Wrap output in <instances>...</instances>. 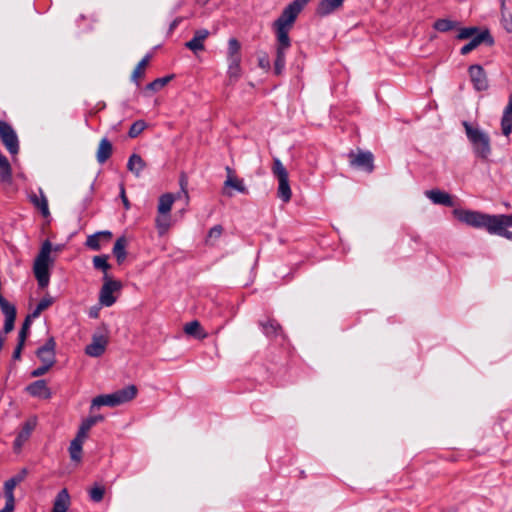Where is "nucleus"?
Here are the masks:
<instances>
[{"label":"nucleus","instance_id":"1","mask_svg":"<svg viewBox=\"0 0 512 512\" xmlns=\"http://www.w3.org/2000/svg\"><path fill=\"white\" fill-rule=\"evenodd\" d=\"M51 251L52 243L45 240L34 260L33 272L40 288L47 287L50 281L49 267L53 263V259L50 257Z\"/></svg>","mask_w":512,"mask_h":512},{"label":"nucleus","instance_id":"2","mask_svg":"<svg viewBox=\"0 0 512 512\" xmlns=\"http://www.w3.org/2000/svg\"><path fill=\"white\" fill-rule=\"evenodd\" d=\"M452 213L459 222L467 226L492 232L493 215L462 208H455Z\"/></svg>","mask_w":512,"mask_h":512},{"label":"nucleus","instance_id":"3","mask_svg":"<svg viewBox=\"0 0 512 512\" xmlns=\"http://www.w3.org/2000/svg\"><path fill=\"white\" fill-rule=\"evenodd\" d=\"M463 127L468 140L472 144L475 155L486 160L491 154V143L488 134L473 127L468 121H463Z\"/></svg>","mask_w":512,"mask_h":512},{"label":"nucleus","instance_id":"4","mask_svg":"<svg viewBox=\"0 0 512 512\" xmlns=\"http://www.w3.org/2000/svg\"><path fill=\"white\" fill-rule=\"evenodd\" d=\"M137 392L138 390L135 385H128L120 390L115 391L114 393L96 396L92 400L90 409L92 410L94 407L101 406H118L134 399L137 395Z\"/></svg>","mask_w":512,"mask_h":512},{"label":"nucleus","instance_id":"5","mask_svg":"<svg viewBox=\"0 0 512 512\" xmlns=\"http://www.w3.org/2000/svg\"><path fill=\"white\" fill-rule=\"evenodd\" d=\"M276 33V57L274 61V74L276 76L282 75L285 68L286 52L291 47V40L289 37L290 27L281 25H273Z\"/></svg>","mask_w":512,"mask_h":512},{"label":"nucleus","instance_id":"6","mask_svg":"<svg viewBox=\"0 0 512 512\" xmlns=\"http://www.w3.org/2000/svg\"><path fill=\"white\" fill-rule=\"evenodd\" d=\"M241 61V43L236 38H230L227 48V74L231 81H237L241 77Z\"/></svg>","mask_w":512,"mask_h":512},{"label":"nucleus","instance_id":"7","mask_svg":"<svg viewBox=\"0 0 512 512\" xmlns=\"http://www.w3.org/2000/svg\"><path fill=\"white\" fill-rule=\"evenodd\" d=\"M311 0H294L289 3L282 11L280 16L274 21L273 25H281L292 28L298 15Z\"/></svg>","mask_w":512,"mask_h":512},{"label":"nucleus","instance_id":"8","mask_svg":"<svg viewBox=\"0 0 512 512\" xmlns=\"http://www.w3.org/2000/svg\"><path fill=\"white\" fill-rule=\"evenodd\" d=\"M349 164L351 167L362 170L366 173H372L374 171V156L370 151H364L357 149L356 151L351 150L347 154Z\"/></svg>","mask_w":512,"mask_h":512},{"label":"nucleus","instance_id":"9","mask_svg":"<svg viewBox=\"0 0 512 512\" xmlns=\"http://www.w3.org/2000/svg\"><path fill=\"white\" fill-rule=\"evenodd\" d=\"M109 342L106 325H102L93 335L92 342L85 347V353L91 357H100L104 354Z\"/></svg>","mask_w":512,"mask_h":512},{"label":"nucleus","instance_id":"10","mask_svg":"<svg viewBox=\"0 0 512 512\" xmlns=\"http://www.w3.org/2000/svg\"><path fill=\"white\" fill-rule=\"evenodd\" d=\"M0 140L11 155L19 152V140L12 126L0 120Z\"/></svg>","mask_w":512,"mask_h":512},{"label":"nucleus","instance_id":"11","mask_svg":"<svg viewBox=\"0 0 512 512\" xmlns=\"http://www.w3.org/2000/svg\"><path fill=\"white\" fill-rule=\"evenodd\" d=\"M122 284L118 280L106 279L100 289L99 302L101 305L110 307L116 302V298L113 296L115 291L120 290Z\"/></svg>","mask_w":512,"mask_h":512},{"label":"nucleus","instance_id":"12","mask_svg":"<svg viewBox=\"0 0 512 512\" xmlns=\"http://www.w3.org/2000/svg\"><path fill=\"white\" fill-rule=\"evenodd\" d=\"M481 44H485L489 47L494 45V38L488 29L482 30L479 34L471 38L470 41L460 49V54L467 55Z\"/></svg>","mask_w":512,"mask_h":512},{"label":"nucleus","instance_id":"13","mask_svg":"<svg viewBox=\"0 0 512 512\" xmlns=\"http://www.w3.org/2000/svg\"><path fill=\"white\" fill-rule=\"evenodd\" d=\"M469 76L475 90L486 91L489 87L488 78L485 70L479 64L470 65L468 68Z\"/></svg>","mask_w":512,"mask_h":512},{"label":"nucleus","instance_id":"14","mask_svg":"<svg viewBox=\"0 0 512 512\" xmlns=\"http://www.w3.org/2000/svg\"><path fill=\"white\" fill-rule=\"evenodd\" d=\"M37 358L42 363L55 365L56 363V341L54 337H49L46 342L35 352Z\"/></svg>","mask_w":512,"mask_h":512},{"label":"nucleus","instance_id":"15","mask_svg":"<svg viewBox=\"0 0 512 512\" xmlns=\"http://www.w3.org/2000/svg\"><path fill=\"white\" fill-rule=\"evenodd\" d=\"M258 325L261 327L262 332L269 339H277L278 337L284 338V331L280 323L274 319L267 317L264 320H259Z\"/></svg>","mask_w":512,"mask_h":512},{"label":"nucleus","instance_id":"16","mask_svg":"<svg viewBox=\"0 0 512 512\" xmlns=\"http://www.w3.org/2000/svg\"><path fill=\"white\" fill-rule=\"evenodd\" d=\"M26 391L32 396L41 399H50L52 397V392L50 388L47 386L46 380H36L30 383L26 387Z\"/></svg>","mask_w":512,"mask_h":512},{"label":"nucleus","instance_id":"17","mask_svg":"<svg viewBox=\"0 0 512 512\" xmlns=\"http://www.w3.org/2000/svg\"><path fill=\"white\" fill-rule=\"evenodd\" d=\"M209 34L207 29L196 30L193 38L185 43V47L195 54L199 51H203L205 49L204 41L208 38Z\"/></svg>","mask_w":512,"mask_h":512},{"label":"nucleus","instance_id":"18","mask_svg":"<svg viewBox=\"0 0 512 512\" xmlns=\"http://www.w3.org/2000/svg\"><path fill=\"white\" fill-rule=\"evenodd\" d=\"M425 195L434 204L443 205V206H446V207H453L454 206L453 197L449 193H447L445 191H442V190H439V189H431V190L425 191Z\"/></svg>","mask_w":512,"mask_h":512},{"label":"nucleus","instance_id":"19","mask_svg":"<svg viewBox=\"0 0 512 512\" xmlns=\"http://www.w3.org/2000/svg\"><path fill=\"white\" fill-rule=\"evenodd\" d=\"M113 154V145L111 141L104 137L100 140L97 151L96 160L99 164H104Z\"/></svg>","mask_w":512,"mask_h":512},{"label":"nucleus","instance_id":"20","mask_svg":"<svg viewBox=\"0 0 512 512\" xmlns=\"http://www.w3.org/2000/svg\"><path fill=\"white\" fill-rule=\"evenodd\" d=\"M71 503L69 492L66 488L60 490L54 501L51 512H67Z\"/></svg>","mask_w":512,"mask_h":512},{"label":"nucleus","instance_id":"21","mask_svg":"<svg viewBox=\"0 0 512 512\" xmlns=\"http://www.w3.org/2000/svg\"><path fill=\"white\" fill-rule=\"evenodd\" d=\"M344 0H321L316 8V14L318 16H327L340 7H342Z\"/></svg>","mask_w":512,"mask_h":512},{"label":"nucleus","instance_id":"22","mask_svg":"<svg viewBox=\"0 0 512 512\" xmlns=\"http://www.w3.org/2000/svg\"><path fill=\"white\" fill-rule=\"evenodd\" d=\"M127 245H128V241H127V238L125 236L118 237L117 240L114 243V246H113V249H112V253L115 256L118 265H121L126 260V257H127V251H126Z\"/></svg>","mask_w":512,"mask_h":512},{"label":"nucleus","instance_id":"23","mask_svg":"<svg viewBox=\"0 0 512 512\" xmlns=\"http://www.w3.org/2000/svg\"><path fill=\"white\" fill-rule=\"evenodd\" d=\"M147 164L143 158L136 153H133L127 162V169L136 177H139L141 172L146 168Z\"/></svg>","mask_w":512,"mask_h":512},{"label":"nucleus","instance_id":"24","mask_svg":"<svg viewBox=\"0 0 512 512\" xmlns=\"http://www.w3.org/2000/svg\"><path fill=\"white\" fill-rule=\"evenodd\" d=\"M30 202L40 210L43 217H49L50 211L48 207V201L46 196L44 195L43 191L40 189V196L33 193L29 196Z\"/></svg>","mask_w":512,"mask_h":512},{"label":"nucleus","instance_id":"25","mask_svg":"<svg viewBox=\"0 0 512 512\" xmlns=\"http://www.w3.org/2000/svg\"><path fill=\"white\" fill-rule=\"evenodd\" d=\"M18 484L12 479H8L4 482V496L6 499L5 507L7 510L14 511L15 508V497H14V489Z\"/></svg>","mask_w":512,"mask_h":512},{"label":"nucleus","instance_id":"26","mask_svg":"<svg viewBox=\"0 0 512 512\" xmlns=\"http://www.w3.org/2000/svg\"><path fill=\"white\" fill-rule=\"evenodd\" d=\"M184 332L199 340L205 339L208 336V334L203 330L200 322L197 320L186 323L184 326Z\"/></svg>","mask_w":512,"mask_h":512},{"label":"nucleus","instance_id":"27","mask_svg":"<svg viewBox=\"0 0 512 512\" xmlns=\"http://www.w3.org/2000/svg\"><path fill=\"white\" fill-rule=\"evenodd\" d=\"M151 58V54H146L132 72L131 80L135 82L138 87L140 86L139 79L144 77L145 69L148 66Z\"/></svg>","mask_w":512,"mask_h":512},{"label":"nucleus","instance_id":"28","mask_svg":"<svg viewBox=\"0 0 512 512\" xmlns=\"http://www.w3.org/2000/svg\"><path fill=\"white\" fill-rule=\"evenodd\" d=\"M226 171L228 174V177L226 181L224 182V187H231L235 190H237L240 193H247V188L243 184V180L238 179L237 177L233 176V169L229 166L226 167Z\"/></svg>","mask_w":512,"mask_h":512},{"label":"nucleus","instance_id":"29","mask_svg":"<svg viewBox=\"0 0 512 512\" xmlns=\"http://www.w3.org/2000/svg\"><path fill=\"white\" fill-rule=\"evenodd\" d=\"M0 180L3 183H11L12 169L11 165L5 155L0 153Z\"/></svg>","mask_w":512,"mask_h":512},{"label":"nucleus","instance_id":"30","mask_svg":"<svg viewBox=\"0 0 512 512\" xmlns=\"http://www.w3.org/2000/svg\"><path fill=\"white\" fill-rule=\"evenodd\" d=\"M175 201V196L172 193H165L159 197L158 214H169L172 205Z\"/></svg>","mask_w":512,"mask_h":512},{"label":"nucleus","instance_id":"31","mask_svg":"<svg viewBox=\"0 0 512 512\" xmlns=\"http://www.w3.org/2000/svg\"><path fill=\"white\" fill-rule=\"evenodd\" d=\"M493 217H494V220H493L492 232H499V231H502L503 228L512 226V214L493 215Z\"/></svg>","mask_w":512,"mask_h":512},{"label":"nucleus","instance_id":"32","mask_svg":"<svg viewBox=\"0 0 512 512\" xmlns=\"http://www.w3.org/2000/svg\"><path fill=\"white\" fill-rule=\"evenodd\" d=\"M109 256L106 254L97 255L93 257V266L97 270H101L104 273V280L108 279V270L111 269V265L108 263Z\"/></svg>","mask_w":512,"mask_h":512},{"label":"nucleus","instance_id":"33","mask_svg":"<svg viewBox=\"0 0 512 512\" xmlns=\"http://www.w3.org/2000/svg\"><path fill=\"white\" fill-rule=\"evenodd\" d=\"M278 190L277 195L278 197L285 203L289 202L292 196L290 184H289V178L288 179H281L278 180Z\"/></svg>","mask_w":512,"mask_h":512},{"label":"nucleus","instance_id":"34","mask_svg":"<svg viewBox=\"0 0 512 512\" xmlns=\"http://www.w3.org/2000/svg\"><path fill=\"white\" fill-rule=\"evenodd\" d=\"M173 78H174L173 74L167 75L165 77L157 78V79L153 80L152 82L148 83L145 86V90L157 92V91L161 90L162 88H164Z\"/></svg>","mask_w":512,"mask_h":512},{"label":"nucleus","instance_id":"35","mask_svg":"<svg viewBox=\"0 0 512 512\" xmlns=\"http://www.w3.org/2000/svg\"><path fill=\"white\" fill-rule=\"evenodd\" d=\"M458 22L449 19H438L434 22L433 28L439 32H448L455 29Z\"/></svg>","mask_w":512,"mask_h":512},{"label":"nucleus","instance_id":"36","mask_svg":"<svg viewBox=\"0 0 512 512\" xmlns=\"http://www.w3.org/2000/svg\"><path fill=\"white\" fill-rule=\"evenodd\" d=\"M90 500L99 503L103 500L105 495V487L101 484L95 483L88 491Z\"/></svg>","mask_w":512,"mask_h":512},{"label":"nucleus","instance_id":"37","mask_svg":"<svg viewBox=\"0 0 512 512\" xmlns=\"http://www.w3.org/2000/svg\"><path fill=\"white\" fill-rule=\"evenodd\" d=\"M272 172L278 180L289 178L287 169L278 158H274L273 160Z\"/></svg>","mask_w":512,"mask_h":512},{"label":"nucleus","instance_id":"38","mask_svg":"<svg viewBox=\"0 0 512 512\" xmlns=\"http://www.w3.org/2000/svg\"><path fill=\"white\" fill-rule=\"evenodd\" d=\"M156 227L160 235L167 232L170 226V214H158L155 219Z\"/></svg>","mask_w":512,"mask_h":512},{"label":"nucleus","instance_id":"39","mask_svg":"<svg viewBox=\"0 0 512 512\" xmlns=\"http://www.w3.org/2000/svg\"><path fill=\"white\" fill-rule=\"evenodd\" d=\"M82 442L72 440L69 446L70 457L73 461L80 462L82 458Z\"/></svg>","mask_w":512,"mask_h":512},{"label":"nucleus","instance_id":"40","mask_svg":"<svg viewBox=\"0 0 512 512\" xmlns=\"http://www.w3.org/2000/svg\"><path fill=\"white\" fill-rule=\"evenodd\" d=\"M482 30H480L479 27L472 26V27H464L459 29V32L456 36L458 40H466L471 39L475 35L479 34Z\"/></svg>","mask_w":512,"mask_h":512},{"label":"nucleus","instance_id":"41","mask_svg":"<svg viewBox=\"0 0 512 512\" xmlns=\"http://www.w3.org/2000/svg\"><path fill=\"white\" fill-rule=\"evenodd\" d=\"M52 304H53V299L52 298L44 297L43 299H41L39 301V303L37 304L36 308L29 315L35 319V318L39 317L40 314L44 310H46L48 307H50Z\"/></svg>","mask_w":512,"mask_h":512},{"label":"nucleus","instance_id":"42","mask_svg":"<svg viewBox=\"0 0 512 512\" xmlns=\"http://www.w3.org/2000/svg\"><path fill=\"white\" fill-rule=\"evenodd\" d=\"M36 426V422L33 420L26 421L23 425L19 433L17 434L19 436V440H25L27 441L34 430Z\"/></svg>","mask_w":512,"mask_h":512},{"label":"nucleus","instance_id":"43","mask_svg":"<svg viewBox=\"0 0 512 512\" xmlns=\"http://www.w3.org/2000/svg\"><path fill=\"white\" fill-rule=\"evenodd\" d=\"M146 127H147V124L144 120H137L130 126V129L128 131V136L130 138H136L143 132V130Z\"/></svg>","mask_w":512,"mask_h":512},{"label":"nucleus","instance_id":"44","mask_svg":"<svg viewBox=\"0 0 512 512\" xmlns=\"http://www.w3.org/2000/svg\"><path fill=\"white\" fill-rule=\"evenodd\" d=\"M32 319H34L33 317H31L29 314L26 316L23 324H22V327L19 331V334H18V340L21 341V342H25L26 339H27V336H28V332H29V329H30V326H31V323H32Z\"/></svg>","mask_w":512,"mask_h":512},{"label":"nucleus","instance_id":"45","mask_svg":"<svg viewBox=\"0 0 512 512\" xmlns=\"http://www.w3.org/2000/svg\"><path fill=\"white\" fill-rule=\"evenodd\" d=\"M101 238L97 235V232L89 235L86 239L85 245L94 251H99L101 249L100 245Z\"/></svg>","mask_w":512,"mask_h":512},{"label":"nucleus","instance_id":"46","mask_svg":"<svg viewBox=\"0 0 512 512\" xmlns=\"http://www.w3.org/2000/svg\"><path fill=\"white\" fill-rule=\"evenodd\" d=\"M54 365H50L48 363H42L41 366H39L38 368L34 369L30 375L31 377H34V378H37V377H40V376H43L45 375Z\"/></svg>","mask_w":512,"mask_h":512},{"label":"nucleus","instance_id":"47","mask_svg":"<svg viewBox=\"0 0 512 512\" xmlns=\"http://www.w3.org/2000/svg\"><path fill=\"white\" fill-rule=\"evenodd\" d=\"M258 66L265 71H268L271 67L270 65V59L266 52H261L258 55Z\"/></svg>","mask_w":512,"mask_h":512},{"label":"nucleus","instance_id":"48","mask_svg":"<svg viewBox=\"0 0 512 512\" xmlns=\"http://www.w3.org/2000/svg\"><path fill=\"white\" fill-rule=\"evenodd\" d=\"M223 227L221 225H215L213 226L207 235L206 241L208 242L210 239H217L222 235Z\"/></svg>","mask_w":512,"mask_h":512},{"label":"nucleus","instance_id":"49","mask_svg":"<svg viewBox=\"0 0 512 512\" xmlns=\"http://www.w3.org/2000/svg\"><path fill=\"white\" fill-rule=\"evenodd\" d=\"M16 317L5 318L3 330L1 331L4 336L10 333L14 329Z\"/></svg>","mask_w":512,"mask_h":512},{"label":"nucleus","instance_id":"50","mask_svg":"<svg viewBox=\"0 0 512 512\" xmlns=\"http://www.w3.org/2000/svg\"><path fill=\"white\" fill-rule=\"evenodd\" d=\"M179 184H180L181 191L184 193L185 197L188 199V197H189L188 191H187L188 178L185 173H181L180 178H179Z\"/></svg>","mask_w":512,"mask_h":512},{"label":"nucleus","instance_id":"51","mask_svg":"<svg viewBox=\"0 0 512 512\" xmlns=\"http://www.w3.org/2000/svg\"><path fill=\"white\" fill-rule=\"evenodd\" d=\"M104 420V416L103 415H94V416H89L87 417L86 419H84L85 423L87 424V426H89L90 428H92L95 424H97L98 422H102Z\"/></svg>","mask_w":512,"mask_h":512},{"label":"nucleus","instance_id":"52","mask_svg":"<svg viewBox=\"0 0 512 512\" xmlns=\"http://www.w3.org/2000/svg\"><path fill=\"white\" fill-rule=\"evenodd\" d=\"M28 475V469L22 468L16 475L11 477L17 484H20L23 482Z\"/></svg>","mask_w":512,"mask_h":512},{"label":"nucleus","instance_id":"53","mask_svg":"<svg viewBox=\"0 0 512 512\" xmlns=\"http://www.w3.org/2000/svg\"><path fill=\"white\" fill-rule=\"evenodd\" d=\"M25 342H21L18 340L17 346L15 347L12 358L13 360H19L21 358V353L24 348Z\"/></svg>","mask_w":512,"mask_h":512},{"label":"nucleus","instance_id":"54","mask_svg":"<svg viewBox=\"0 0 512 512\" xmlns=\"http://www.w3.org/2000/svg\"><path fill=\"white\" fill-rule=\"evenodd\" d=\"M120 192H121L120 194H121V199H122L123 205H124L125 209L128 210L130 208V202L126 196L124 185H121Z\"/></svg>","mask_w":512,"mask_h":512},{"label":"nucleus","instance_id":"55","mask_svg":"<svg viewBox=\"0 0 512 512\" xmlns=\"http://www.w3.org/2000/svg\"><path fill=\"white\" fill-rule=\"evenodd\" d=\"M97 235L106 242L110 241L113 236L112 233L108 230L99 231L97 232Z\"/></svg>","mask_w":512,"mask_h":512},{"label":"nucleus","instance_id":"56","mask_svg":"<svg viewBox=\"0 0 512 512\" xmlns=\"http://www.w3.org/2000/svg\"><path fill=\"white\" fill-rule=\"evenodd\" d=\"M490 234H496L503 237H506L507 239L512 240V232L508 231L506 228H503L502 231L499 232H490Z\"/></svg>","mask_w":512,"mask_h":512},{"label":"nucleus","instance_id":"57","mask_svg":"<svg viewBox=\"0 0 512 512\" xmlns=\"http://www.w3.org/2000/svg\"><path fill=\"white\" fill-rule=\"evenodd\" d=\"M88 434L86 432H83L82 430L78 429V432L76 434V437L74 440H78L79 442H84V440L87 438Z\"/></svg>","mask_w":512,"mask_h":512},{"label":"nucleus","instance_id":"58","mask_svg":"<svg viewBox=\"0 0 512 512\" xmlns=\"http://www.w3.org/2000/svg\"><path fill=\"white\" fill-rule=\"evenodd\" d=\"M99 311H100V308L99 307H91L90 310H89V317L90 318H98L99 317Z\"/></svg>","mask_w":512,"mask_h":512},{"label":"nucleus","instance_id":"59","mask_svg":"<svg viewBox=\"0 0 512 512\" xmlns=\"http://www.w3.org/2000/svg\"><path fill=\"white\" fill-rule=\"evenodd\" d=\"M181 21H182V18H181V17H177V18H175V19L171 22V24H170V27H169L170 31H173V30H174V29H175V28H176V27L181 23Z\"/></svg>","mask_w":512,"mask_h":512},{"label":"nucleus","instance_id":"60","mask_svg":"<svg viewBox=\"0 0 512 512\" xmlns=\"http://www.w3.org/2000/svg\"><path fill=\"white\" fill-rule=\"evenodd\" d=\"M79 429L82 430L83 432H86L88 434L89 430L91 429L89 426H87V424L85 423V421L83 420L81 422V425L79 426Z\"/></svg>","mask_w":512,"mask_h":512},{"label":"nucleus","instance_id":"61","mask_svg":"<svg viewBox=\"0 0 512 512\" xmlns=\"http://www.w3.org/2000/svg\"><path fill=\"white\" fill-rule=\"evenodd\" d=\"M24 442H25V440H19V436L17 435L15 438V441H14V445L21 446Z\"/></svg>","mask_w":512,"mask_h":512},{"label":"nucleus","instance_id":"62","mask_svg":"<svg viewBox=\"0 0 512 512\" xmlns=\"http://www.w3.org/2000/svg\"><path fill=\"white\" fill-rule=\"evenodd\" d=\"M299 477H300L301 479H304V478L306 477V474H305V472H304L303 470H301V471H300V473H299Z\"/></svg>","mask_w":512,"mask_h":512},{"label":"nucleus","instance_id":"63","mask_svg":"<svg viewBox=\"0 0 512 512\" xmlns=\"http://www.w3.org/2000/svg\"><path fill=\"white\" fill-rule=\"evenodd\" d=\"M0 512H13L12 510H7V507H4L0 510Z\"/></svg>","mask_w":512,"mask_h":512}]
</instances>
